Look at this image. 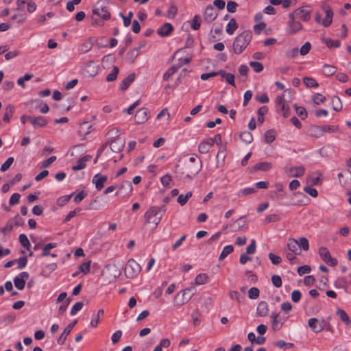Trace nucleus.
<instances>
[{
	"label": "nucleus",
	"instance_id": "obj_11",
	"mask_svg": "<svg viewBox=\"0 0 351 351\" xmlns=\"http://www.w3.org/2000/svg\"><path fill=\"white\" fill-rule=\"evenodd\" d=\"M77 321L75 320L70 323L64 330L63 332L60 335L59 338L57 340V343L59 345H63L65 343L67 336L71 333L73 327L77 324Z\"/></svg>",
	"mask_w": 351,
	"mask_h": 351
},
{
	"label": "nucleus",
	"instance_id": "obj_19",
	"mask_svg": "<svg viewBox=\"0 0 351 351\" xmlns=\"http://www.w3.org/2000/svg\"><path fill=\"white\" fill-rule=\"evenodd\" d=\"M269 307L268 304L265 301H261L258 303L256 313L259 317H265L268 315Z\"/></svg>",
	"mask_w": 351,
	"mask_h": 351
},
{
	"label": "nucleus",
	"instance_id": "obj_10",
	"mask_svg": "<svg viewBox=\"0 0 351 351\" xmlns=\"http://www.w3.org/2000/svg\"><path fill=\"white\" fill-rule=\"evenodd\" d=\"M218 15L213 5H208L204 12V19L207 23H210L215 21Z\"/></svg>",
	"mask_w": 351,
	"mask_h": 351
},
{
	"label": "nucleus",
	"instance_id": "obj_50",
	"mask_svg": "<svg viewBox=\"0 0 351 351\" xmlns=\"http://www.w3.org/2000/svg\"><path fill=\"white\" fill-rule=\"evenodd\" d=\"M107 135L109 136V138H112L113 140L114 139H120L119 135H120V131L117 128H113L110 129Z\"/></svg>",
	"mask_w": 351,
	"mask_h": 351
},
{
	"label": "nucleus",
	"instance_id": "obj_12",
	"mask_svg": "<svg viewBox=\"0 0 351 351\" xmlns=\"http://www.w3.org/2000/svg\"><path fill=\"white\" fill-rule=\"evenodd\" d=\"M323 9L326 13V16L322 21V25L324 27H327L330 26L332 22L333 11L328 5L324 6Z\"/></svg>",
	"mask_w": 351,
	"mask_h": 351
},
{
	"label": "nucleus",
	"instance_id": "obj_3",
	"mask_svg": "<svg viewBox=\"0 0 351 351\" xmlns=\"http://www.w3.org/2000/svg\"><path fill=\"white\" fill-rule=\"evenodd\" d=\"M252 38V33L250 30L243 31L239 34L233 43V50L237 54H240L247 47Z\"/></svg>",
	"mask_w": 351,
	"mask_h": 351
},
{
	"label": "nucleus",
	"instance_id": "obj_28",
	"mask_svg": "<svg viewBox=\"0 0 351 351\" xmlns=\"http://www.w3.org/2000/svg\"><path fill=\"white\" fill-rule=\"evenodd\" d=\"M279 315L276 313H272L271 319L272 324V329L274 330H278L282 326V322L278 319Z\"/></svg>",
	"mask_w": 351,
	"mask_h": 351
},
{
	"label": "nucleus",
	"instance_id": "obj_53",
	"mask_svg": "<svg viewBox=\"0 0 351 351\" xmlns=\"http://www.w3.org/2000/svg\"><path fill=\"white\" fill-rule=\"evenodd\" d=\"M260 291L256 287H252L248 291V297L250 299H257L259 297Z\"/></svg>",
	"mask_w": 351,
	"mask_h": 351
},
{
	"label": "nucleus",
	"instance_id": "obj_44",
	"mask_svg": "<svg viewBox=\"0 0 351 351\" xmlns=\"http://www.w3.org/2000/svg\"><path fill=\"white\" fill-rule=\"evenodd\" d=\"M208 279V276L206 274H198L195 279V284L197 285H204L207 282Z\"/></svg>",
	"mask_w": 351,
	"mask_h": 351
},
{
	"label": "nucleus",
	"instance_id": "obj_25",
	"mask_svg": "<svg viewBox=\"0 0 351 351\" xmlns=\"http://www.w3.org/2000/svg\"><path fill=\"white\" fill-rule=\"evenodd\" d=\"M140 48H141V47H139L138 48L137 47L134 48L126 54L125 59L127 60V61L128 62H130V63L134 62L136 58L139 56Z\"/></svg>",
	"mask_w": 351,
	"mask_h": 351
},
{
	"label": "nucleus",
	"instance_id": "obj_60",
	"mask_svg": "<svg viewBox=\"0 0 351 351\" xmlns=\"http://www.w3.org/2000/svg\"><path fill=\"white\" fill-rule=\"evenodd\" d=\"M326 97L320 93H316L313 96V101L317 105L324 103Z\"/></svg>",
	"mask_w": 351,
	"mask_h": 351
},
{
	"label": "nucleus",
	"instance_id": "obj_63",
	"mask_svg": "<svg viewBox=\"0 0 351 351\" xmlns=\"http://www.w3.org/2000/svg\"><path fill=\"white\" fill-rule=\"evenodd\" d=\"M120 189H124L127 191L128 194L131 193L132 191V185L130 181H123L120 185Z\"/></svg>",
	"mask_w": 351,
	"mask_h": 351
},
{
	"label": "nucleus",
	"instance_id": "obj_6",
	"mask_svg": "<svg viewBox=\"0 0 351 351\" xmlns=\"http://www.w3.org/2000/svg\"><path fill=\"white\" fill-rule=\"evenodd\" d=\"M326 324V322L324 319L319 320L317 318H311L308 321V326L315 333H318L324 330Z\"/></svg>",
	"mask_w": 351,
	"mask_h": 351
},
{
	"label": "nucleus",
	"instance_id": "obj_18",
	"mask_svg": "<svg viewBox=\"0 0 351 351\" xmlns=\"http://www.w3.org/2000/svg\"><path fill=\"white\" fill-rule=\"evenodd\" d=\"M108 177L106 176H100L96 174L93 178V182L95 184L97 190L100 191L104 188V183L107 181Z\"/></svg>",
	"mask_w": 351,
	"mask_h": 351
},
{
	"label": "nucleus",
	"instance_id": "obj_38",
	"mask_svg": "<svg viewBox=\"0 0 351 351\" xmlns=\"http://www.w3.org/2000/svg\"><path fill=\"white\" fill-rule=\"evenodd\" d=\"M239 136L241 140L247 144L252 143L253 141L252 134L247 131L241 132Z\"/></svg>",
	"mask_w": 351,
	"mask_h": 351
},
{
	"label": "nucleus",
	"instance_id": "obj_45",
	"mask_svg": "<svg viewBox=\"0 0 351 351\" xmlns=\"http://www.w3.org/2000/svg\"><path fill=\"white\" fill-rule=\"evenodd\" d=\"M298 247L300 250L307 251L309 249V243L306 238L301 237L298 240Z\"/></svg>",
	"mask_w": 351,
	"mask_h": 351
},
{
	"label": "nucleus",
	"instance_id": "obj_58",
	"mask_svg": "<svg viewBox=\"0 0 351 351\" xmlns=\"http://www.w3.org/2000/svg\"><path fill=\"white\" fill-rule=\"evenodd\" d=\"M311 49V45L309 42L305 43L300 49V53L302 56H305L309 53Z\"/></svg>",
	"mask_w": 351,
	"mask_h": 351
},
{
	"label": "nucleus",
	"instance_id": "obj_49",
	"mask_svg": "<svg viewBox=\"0 0 351 351\" xmlns=\"http://www.w3.org/2000/svg\"><path fill=\"white\" fill-rule=\"evenodd\" d=\"M249 64H250V66L253 69V70L256 73H260L264 69L263 64L259 62L251 61V62H250Z\"/></svg>",
	"mask_w": 351,
	"mask_h": 351
},
{
	"label": "nucleus",
	"instance_id": "obj_23",
	"mask_svg": "<svg viewBox=\"0 0 351 351\" xmlns=\"http://www.w3.org/2000/svg\"><path fill=\"white\" fill-rule=\"evenodd\" d=\"M135 76L136 75L134 73L130 74L121 82L119 88L122 90L128 89L130 84L134 81Z\"/></svg>",
	"mask_w": 351,
	"mask_h": 351
},
{
	"label": "nucleus",
	"instance_id": "obj_41",
	"mask_svg": "<svg viewBox=\"0 0 351 351\" xmlns=\"http://www.w3.org/2000/svg\"><path fill=\"white\" fill-rule=\"evenodd\" d=\"M303 82L308 88H317L319 86L314 78L309 77H304L303 78Z\"/></svg>",
	"mask_w": 351,
	"mask_h": 351
},
{
	"label": "nucleus",
	"instance_id": "obj_61",
	"mask_svg": "<svg viewBox=\"0 0 351 351\" xmlns=\"http://www.w3.org/2000/svg\"><path fill=\"white\" fill-rule=\"evenodd\" d=\"M14 162V158L13 157H9L5 162L1 166V171H7L10 166L12 165Z\"/></svg>",
	"mask_w": 351,
	"mask_h": 351
},
{
	"label": "nucleus",
	"instance_id": "obj_47",
	"mask_svg": "<svg viewBox=\"0 0 351 351\" xmlns=\"http://www.w3.org/2000/svg\"><path fill=\"white\" fill-rule=\"evenodd\" d=\"M19 240L23 247L29 250L30 247V242L25 234H21L19 237Z\"/></svg>",
	"mask_w": 351,
	"mask_h": 351
},
{
	"label": "nucleus",
	"instance_id": "obj_21",
	"mask_svg": "<svg viewBox=\"0 0 351 351\" xmlns=\"http://www.w3.org/2000/svg\"><path fill=\"white\" fill-rule=\"evenodd\" d=\"M125 143L120 139L112 140L110 143V149L112 152L119 153L121 152L124 147Z\"/></svg>",
	"mask_w": 351,
	"mask_h": 351
},
{
	"label": "nucleus",
	"instance_id": "obj_24",
	"mask_svg": "<svg viewBox=\"0 0 351 351\" xmlns=\"http://www.w3.org/2000/svg\"><path fill=\"white\" fill-rule=\"evenodd\" d=\"M84 71L90 77L95 76L97 73V69L95 62L93 61L88 62L84 67Z\"/></svg>",
	"mask_w": 351,
	"mask_h": 351
},
{
	"label": "nucleus",
	"instance_id": "obj_32",
	"mask_svg": "<svg viewBox=\"0 0 351 351\" xmlns=\"http://www.w3.org/2000/svg\"><path fill=\"white\" fill-rule=\"evenodd\" d=\"M336 314L339 316L340 319L346 325L351 324V320L350 319L347 313L344 310L338 308L336 311Z\"/></svg>",
	"mask_w": 351,
	"mask_h": 351
},
{
	"label": "nucleus",
	"instance_id": "obj_30",
	"mask_svg": "<svg viewBox=\"0 0 351 351\" xmlns=\"http://www.w3.org/2000/svg\"><path fill=\"white\" fill-rule=\"evenodd\" d=\"M238 28V24L235 20V19L232 18L229 23L227 24L226 27V32L229 35H232L235 30Z\"/></svg>",
	"mask_w": 351,
	"mask_h": 351
},
{
	"label": "nucleus",
	"instance_id": "obj_9",
	"mask_svg": "<svg viewBox=\"0 0 351 351\" xmlns=\"http://www.w3.org/2000/svg\"><path fill=\"white\" fill-rule=\"evenodd\" d=\"M149 110L146 108L139 109L135 114V121L138 124L145 123L149 119Z\"/></svg>",
	"mask_w": 351,
	"mask_h": 351
},
{
	"label": "nucleus",
	"instance_id": "obj_48",
	"mask_svg": "<svg viewBox=\"0 0 351 351\" xmlns=\"http://www.w3.org/2000/svg\"><path fill=\"white\" fill-rule=\"evenodd\" d=\"M179 69V66L173 65L169 68L166 73L163 75V80L167 81L169 78L173 75Z\"/></svg>",
	"mask_w": 351,
	"mask_h": 351
},
{
	"label": "nucleus",
	"instance_id": "obj_57",
	"mask_svg": "<svg viewBox=\"0 0 351 351\" xmlns=\"http://www.w3.org/2000/svg\"><path fill=\"white\" fill-rule=\"evenodd\" d=\"M280 220V217L277 214H271L266 216L265 219V223H269L271 222H276Z\"/></svg>",
	"mask_w": 351,
	"mask_h": 351
},
{
	"label": "nucleus",
	"instance_id": "obj_15",
	"mask_svg": "<svg viewBox=\"0 0 351 351\" xmlns=\"http://www.w3.org/2000/svg\"><path fill=\"white\" fill-rule=\"evenodd\" d=\"M212 146H213V141L212 138H208L199 143L198 150L201 154H205L209 152Z\"/></svg>",
	"mask_w": 351,
	"mask_h": 351
},
{
	"label": "nucleus",
	"instance_id": "obj_55",
	"mask_svg": "<svg viewBox=\"0 0 351 351\" xmlns=\"http://www.w3.org/2000/svg\"><path fill=\"white\" fill-rule=\"evenodd\" d=\"M90 269V261L84 262L79 266V270L84 274L89 273Z\"/></svg>",
	"mask_w": 351,
	"mask_h": 351
},
{
	"label": "nucleus",
	"instance_id": "obj_40",
	"mask_svg": "<svg viewBox=\"0 0 351 351\" xmlns=\"http://www.w3.org/2000/svg\"><path fill=\"white\" fill-rule=\"evenodd\" d=\"M265 141L267 143H271L275 141L276 136H275V131L274 130H269L265 132Z\"/></svg>",
	"mask_w": 351,
	"mask_h": 351
},
{
	"label": "nucleus",
	"instance_id": "obj_33",
	"mask_svg": "<svg viewBox=\"0 0 351 351\" xmlns=\"http://www.w3.org/2000/svg\"><path fill=\"white\" fill-rule=\"evenodd\" d=\"M322 41L330 49L338 48L341 45V42L339 40H333L330 38H322Z\"/></svg>",
	"mask_w": 351,
	"mask_h": 351
},
{
	"label": "nucleus",
	"instance_id": "obj_34",
	"mask_svg": "<svg viewBox=\"0 0 351 351\" xmlns=\"http://www.w3.org/2000/svg\"><path fill=\"white\" fill-rule=\"evenodd\" d=\"M309 135L315 138H319L322 134V129L320 126L312 125L308 129Z\"/></svg>",
	"mask_w": 351,
	"mask_h": 351
},
{
	"label": "nucleus",
	"instance_id": "obj_5",
	"mask_svg": "<svg viewBox=\"0 0 351 351\" xmlns=\"http://www.w3.org/2000/svg\"><path fill=\"white\" fill-rule=\"evenodd\" d=\"M319 254L328 265L335 267L337 265L338 261L335 258H332L330 255L329 250L326 247H321L319 248Z\"/></svg>",
	"mask_w": 351,
	"mask_h": 351
},
{
	"label": "nucleus",
	"instance_id": "obj_1",
	"mask_svg": "<svg viewBox=\"0 0 351 351\" xmlns=\"http://www.w3.org/2000/svg\"><path fill=\"white\" fill-rule=\"evenodd\" d=\"M202 161L196 164L185 162L183 167L177 165L175 167L176 176L179 180H192L202 169Z\"/></svg>",
	"mask_w": 351,
	"mask_h": 351
},
{
	"label": "nucleus",
	"instance_id": "obj_13",
	"mask_svg": "<svg viewBox=\"0 0 351 351\" xmlns=\"http://www.w3.org/2000/svg\"><path fill=\"white\" fill-rule=\"evenodd\" d=\"M29 123L34 128H44L47 125V121L43 117H33L30 116Z\"/></svg>",
	"mask_w": 351,
	"mask_h": 351
},
{
	"label": "nucleus",
	"instance_id": "obj_62",
	"mask_svg": "<svg viewBox=\"0 0 351 351\" xmlns=\"http://www.w3.org/2000/svg\"><path fill=\"white\" fill-rule=\"evenodd\" d=\"M271 282L274 286H275L276 288H279L282 286V278L278 275H273L271 276Z\"/></svg>",
	"mask_w": 351,
	"mask_h": 351
},
{
	"label": "nucleus",
	"instance_id": "obj_29",
	"mask_svg": "<svg viewBox=\"0 0 351 351\" xmlns=\"http://www.w3.org/2000/svg\"><path fill=\"white\" fill-rule=\"evenodd\" d=\"M297 14L300 19L304 21H308L310 20V11L302 8L296 9L294 12V14Z\"/></svg>",
	"mask_w": 351,
	"mask_h": 351
},
{
	"label": "nucleus",
	"instance_id": "obj_31",
	"mask_svg": "<svg viewBox=\"0 0 351 351\" xmlns=\"http://www.w3.org/2000/svg\"><path fill=\"white\" fill-rule=\"evenodd\" d=\"M219 73H220V75L223 77V78H225L226 82L233 86H235V82H234V75L232 73H226L225 71L223 70H219Z\"/></svg>",
	"mask_w": 351,
	"mask_h": 351
},
{
	"label": "nucleus",
	"instance_id": "obj_2",
	"mask_svg": "<svg viewBox=\"0 0 351 351\" xmlns=\"http://www.w3.org/2000/svg\"><path fill=\"white\" fill-rule=\"evenodd\" d=\"M167 210V206H152L145 213L146 223H153L157 226L161 221L162 216Z\"/></svg>",
	"mask_w": 351,
	"mask_h": 351
},
{
	"label": "nucleus",
	"instance_id": "obj_35",
	"mask_svg": "<svg viewBox=\"0 0 351 351\" xmlns=\"http://www.w3.org/2000/svg\"><path fill=\"white\" fill-rule=\"evenodd\" d=\"M337 71V68L332 65L325 64L323 66L322 72L326 76H332Z\"/></svg>",
	"mask_w": 351,
	"mask_h": 351
},
{
	"label": "nucleus",
	"instance_id": "obj_54",
	"mask_svg": "<svg viewBox=\"0 0 351 351\" xmlns=\"http://www.w3.org/2000/svg\"><path fill=\"white\" fill-rule=\"evenodd\" d=\"M201 25V20L199 15H195L193 20L191 23V28L194 30H198Z\"/></svg>",
	"mask_w": 351,
	"mask_h": 351
},
{
	"label": "nucleus",
	"instance_id": "obj_39",
	"mask_svg": "<svg viewBox=\"0 0 351 351\" xmlns=\"http://www.w3.org/2000/svg\"><path fill=\"white\" fill-rule=\"evenodd\" d=\"M192 195H193V193L191 191L187 192L185 195L181 194V195H178L177 202L181 206H184L187 203L189 199L191 198L192 197Z\"/></svg>",
	"mask_w": 351,
	"mask_h": 351
},
{
	"label": "nucleus",
	"instance_id": "obj_43",
	"mask_svg": "<svg viewBox=\"0 0 351 351\" xmlns=\"http://www.w3.org/2000/svg\"><path fill=\"white\" fill-rule=\"evenodd\" d=\"M234 247L232 245H226L223 247L219 259L220 261L224 259L226 256H228L230 254L233 252Z\"/></svg>",
	"mask_w": 351,
	"mask_h": 351
},
{
	"label": "nucleus",
	"instance_id": "obj_51",
	"mask_svg": "<svg viewBox=\"0 0 351 351\" xmlns=\"http://www.w3.org/2000/svg\"><path fill=\"white\" fill-rule=\"evenodd\" d=\"M322 129V134L323 132H328V133H332V132H336L338 131V126L335 125H325L323 126H320Z\"/></svg>",
	"mask_w": 351,
	"mask_h": 351
},
{
	"label": "nucleus",
	"instance_id": "obj_14",
	"mask_svg": "<svg viewBox=\"0 0 351 351\" xmlns=\"http://www.w3.org/2000/svg\"><path fill=\"white\" fill-rule=\"evenodd\" d=\"M93 14L106 21L110 19L111 16L106 7H95L93 9Z\"/></svg>",
	"mask_w": 351,
	"mask_h": 351
},
{
	"label": "nucleus",
	"instance_id": "obj_4",
	"mask_svg": "<svg viewBox=\"0 0 351 351\" xmlns=\"http://www.w3.org/2000/svg\"><path fill=\"white\" fill-rule=\"evenodd\" d=\"M141 271V265L133 258H130L125 267V274L128 278H134Z\"/></svg>",
	"mask_w": 351,
	"mask_h": 351
},
{
	"label": "nucleus",
	"instance_id": "obj_46",
	"mask_svg": "<svg viewBox=\"0 0 351 351\" xmlns=\"http://www.w3.org/2000/svg\"><path fill=\"white\" fill-rule=\"evenodd\" d=\"M293 107L295 109L297 114L302 119L304 120V119H305L307 117L308 113H307L306 110L304 107H302V106H298L296 104H295Z\"/></svg>",
	"mask_w": 351,
	"mask_h": 351
},
{
	"label": "nucleus",
	"instance_id": "obj_27",
	"mask_svg": "<svg viewBox=\"0 0 351 351\" xmlns=\"http://www.w3.org/2000/svg\"><path fill=\"white\" fill-rule=\"evenodd\" d=\"M271 168H272L271 163L268 162H258V163L256 164L253 167L252 170L267 171L270 170Z\"/></svg>",
	"mask_w": 351,
	"mask_h": 351
},
{
	"label": "nucleus",
	"instance_id": "obj_16",
	"mask_svg": "<svg viewBox=\"0 0 351 351\" xmlns=\"http://www.w3.org/2000/svg\"><path fill=\"white\" fill-rule=\"evenodd\" d=\"M173 30V25L169 23H165L157 30L158 34L161 37L168 36Z\"/></svg>",
	"mask_w": 351,
	"mask_h": 351
},
{
	"label": "nucleus",
	"instance_id": "obj_17",
	"mask_svg": "<svg viewBox=\"0 0 351 351\" xmlns=\"http://www.w3.org/2000/svg\"><path fill=\"white\" fill-rule=\"evenodd\" d=\"M92 158V156L90 155H86L81 158H80L76 165H73L71 168L72 171H77L81 169H83L86 167V162L90 160Z\"/></svg>",
	"mask_w": 351,
	"mask_h": 351
},
{
	"label": "nucleus",
	"instance_id": "obj_64",
	"mask_svg": "<svg viewBox=\"0 0 351 351\" xmlns=\"http://www.w3.org/2000/svg\"><path fill=\"white\" fill-rule=\"evenodd\" d=\"M304 191L313 197L318 196V192L315 188L307 186L304 188Z\"/></svg>",
	"mask_w": 351,
	"mask_h": 351
},
{
	"label": "nucleus",
	"instance_id": "obj_20",
	"mask_svg": "<svg viewBox=\"0 0 351 351\" xmlns=\"http://www.w3.org/2000/svg\"><path fill=\"white\" fill-rule=\"evenodd\" d=\"M288 249L295 255H300L301 250L298 247V240L294 239H289L287 243Z\"/></svg>",
	"mask_w": 351,
	"mask_h": 351
},
{
	"label": "nucleus",
	"instance_id": "obj_26",
	"mask_svg": "<svg viewBox=\"0 0 351 351\" xmlns=\"http://www.w3.org/2000/svg\"><path fill=\"white\" fill-rule=\"evenodd\" d=\"M15 111L14 106L12 104L7 106L5 108V113L3 117V121L9 123L11 117L13 116Z\"/></svg>",
	"mask_w": 351,
	"mask_h": 351
},
{
	"label": "nucleus",
	"instance_id": "obj_7",
	"mask_svg": "<svg viewBox=\"0 0 351 351\" xmlns=\"http://www.w3.org/2000/svg\"><path fill=\"white\" fill-rule=\"evenodd\" d=\"M289 19L288 32L289 34H293L302 28L301 23L295 21L294 13L289 14Z\"/></svg>",
	"mask_w": 351,
	"mask_h": 351
},
{
	"label": "nucleus",
	"instance_id": "obj_42",
	"mask_svg": "<svg viewBox=\"0 0 351 351\" xmlns=\"http://www.w3.org/2000/svg\"><path fill=\"white\" fill-rule=\"evenodd\" d=\"M56 246H57V244L56 243H49L46 244L43 247V250H42L43 252H42L41 256L44 257V256H49L51 254L50 250L56 247Z\"/></svg>",
	"mask_w": 351,
	"mask_h": 351
},
{
	"label": "nucleus",
	"instance_id": "obj_36",
	"mask_svg": "<svg viewBox=\"0 0 351 351\" xmlns=\"http://www.w3.org/2000/svg\"><path fill=\"white\" fill-rule=\"evenodd\" d=\"M119 72V69L117 66H114L112 71L107 75L106 81L108 82H114L117 80Z\"/></svg>",
	"mask_w": 351,
	"mask_h": 351
},
{
	"label": "nucleus",
	"instance_id": "obj_22",
	"mask_svg": "<svg viewBox=\"0 0 351 351\" xmlns=\"http://www.w3.org/2000/svg\"><path fill=\"white\" fill-rule=\"evenodd\" d=\"M27 4V12L29 13L34 12L37 8V5L35 2H34L32 0H17L16 1V5L20 6L21 5H25Z\"/></svg>",
	"mask_w": 351,
	"mask_h": 351
},
{
	"label": "nucleus",
	"instance_id": "obj_56",
	"mask_svg": "<svg viewBox=\"0 0 351 351\" xmlns=\"http://www.w3.org/2000/svg\"><path fill=\"white\" fill-rule=\"evenodd\" d=\"M84 306L83 302H76L73 307L71 308L70 314L71 315H75L77 313L78 311H80Z\"/></svg>",
	"mask_w": 351,
	"mask_h": 351
},
{
	"label": "nucleus",
	"instance_id": "obj_8",
	"mask_svg": "<svg viewBox=\"0 0 351 351\" xmlns=\"http://www.w3.org/2000/svg\"><path fill=\"white\" fill-rule=\"evenodd\" d=\"M285 171L289 177L300 178L305 173V168L303 166L285 167Z\"/></svg>",
	"mask_w": 351,
	"mask_h": 351
},
{
	"label": "nucleus",
	"instance_id": "obj_52",
	"mask_svg": "<svg viewBox=\"0 0 351 351\" xmlns=\"http://www.w3.org/2000/svg\"><path fill=\"white\" fill-rule=\"evenodd\" d=\"M91 128L92 125H90L88 122L85 121L80 124V132H84V134L86 135L90 132Z\"/></svg>",
	"mask_w": 351,
	"mask_h": 351
},
{
	"label": "nucleus",
	"instance_id": "obj_59",
	"mask_svg": "<svg viewBox=\"0 0 351 351\" xmlns=\"http://www.w3.org/2000/svg\"><path fill=\"white\" fill-rule=\"evenodd\" d=\"M14 283L15 287L19 290H23L25 288V282L23 280V279H21L19 277H15L14 278Z\"/></svg>",
	"mask_w": 351,
	"mask_h": 351
},
{
	"label": "nucleus",
	"instance_id": "obj_37",
	"mask_svg": "<svg viewBox=\"0 0 351 351\" xmlns=\"http://www.w3.org/2000/svg\"><path fill=\"white\" fill-rule=\"evenodd\" d=\"M332 108L335 111H340L342 109V104L338 96H333L331 99Z\"/></svg>",
	"mask_w": 351,
	"mask_h": 351
}]
</instances>
